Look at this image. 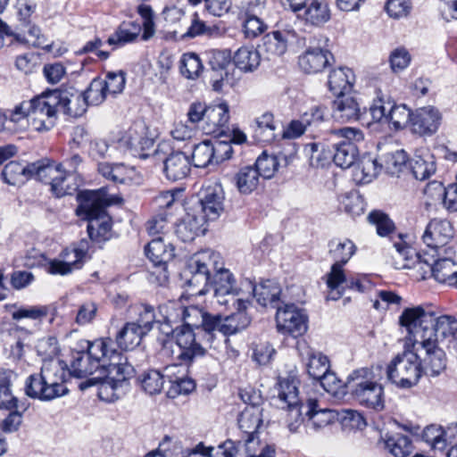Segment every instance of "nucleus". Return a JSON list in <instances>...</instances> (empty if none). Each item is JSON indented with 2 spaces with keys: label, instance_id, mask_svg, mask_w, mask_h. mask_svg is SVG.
I'll return each instance as SVG.
<instances>
[{
  "label": "nucleus",
  "instance_id": "2f4dec72",
  "mask_svg": "<svg viewBox=\"0 0 457 457\" xmlns=\"http://www.w3.org/2000/svg\"><path fill=\"white\" fill-rule=\"evenodd\" d=\"M264 1L250 2L246 9V18L244 21V32L246 37L254 38L262 35L268 26L257 16L258 11L263 8Z\"/></svg>",
  "mask_w": 457,
  "mask_h": 457
},
{
  "label": "nucleus",
  "instance_id": "7ed1b4c3",
  "mask_svg": "<svg viewBox=\"0 0 457 457\" xmlns=\"http://www.w3.org/2000/svg\"><path fill=\"white\" fill-rule=\"evenodd\" d=\"M408 335L438 344L439 337H450L457 332V320L452 315L439 314L429 308L417 306L405 309L399 318Z\"/></svg>",
  "mask_w": 457,
  "mask_h": 457
},
{
  "label": "nucleus",
  "instance_id": "0eeeda50",
  "mask_svg": "<svg viewBox=\"0 0 457 457\" xmlns=\"http://www.w3.org/2000/svg\"><path fill=\"white\" fill-rule=\"evenodd\" d=\"M394 247L395 254L393 255V259L396 270L411 269L417 265L423 269L422 265L425 264L438 282L449 286L454 282L457 271L453 270L455 263L452 259L440 258L431 264L427 260H422L413 248L403 242L401 235H399V241L394 242Z\"/></svg>",
  "mask_w": 457,
  "mask_h": 457
},
{
  "label": "nucleus",
  "instance_id": "2eb2a0df",
  "mask_svg": "<svg viewBox=\"0 0 457 457\" xmlns=\"http://www.w3.org/2000/svg\"><path fill=\"white\" fill-rule=\"evenodd\" d=\"M249 304L248 300L237 299L234 305L236 312L226 317L214 315L213 332L219 331L224 336H229L247 328L251 322V318L246 313Z\"/></svg>",
  "mask_w": 457,
  "mask_h": 457
},
{
  "label": "nucleus",
  "instance_id": "b1692460",
  "mask_svg": "<svg viewBox=\"0 0 457 457\" xmlns=\"http://www.w3.org/2000/svg\"><path fill=\"white\" fill-rule=\"evenodd\" d=\"M229 120V108L226 103L208 106L205 113V122L201 129L206 134L220 135Z\"/></svg>",
  "mask_w": 457,
  "mask_h": 457
},
{
  "label": "nucleus",
  "instance_id": "6e6552de",
  "mask_svg": "<svg viewBox=\"0 0 457 457\" xmlns=\"http://www.w3.org/2000/svg\"><path fill=\"white\" fill-rule=\"evenodd\" d=\"M420 348L407 340L404 350L395 355L386 367L387 378L397 386L410 388L416 386L421 376Z\"/></svg>",
  "mask_w": 457,
  "mask_h": 457
},
{
  "label": "nucleus",
  "instance_id": "a18cd8bd",
  "mask_svg": "<svg viewBox=\"0 0 457 457\" xmlns=\"http://www.w3.org/2000/svg\"><path fill=\"white\" fill-rule=\"evenodd\" d=\"M298 380L294 377L279 378L278 382V399L285 405L299 403Z\"/></svg>",
  "mask_w": 457,
  "mask_h": 457
},
{
  "label": "nucleus",
  "instance_id": "5fc2aeb1",
  "mask_svg": "<svg viewBox=\"0 0 457 457\" xmlns=\"http://www.w3.org/2000/svg\"><path fill=\"white\" fill-rule=\"evenodd\" d=\"M165 374L157 370L145 371L139 378L143 390L149 395H157L162 392L165 382Z\"/></svg>",
  "mask_w": 457,
  "mask_h": 457
},
{
  "label": "nucleus",
  "instance_id": "4be33fe9",
  "mask_svg": "<svg viewBox=\"0 0 457 457\" xmlns=\"http://www.w3.org/2000/svg\"><path fill=\"white\" fill-rule=\"evenodd\" d=\"M300 355L306 361V370L310 378L318 380L326 374L330 365L328 358L306 344L299 346Z\"/></svg>",
  "mask_w": 457,
  "mask_h": 457
},
{
  "label": "nucleus",
  "instance_id": "f8f14e48",
  "mask_svg": "<svg viewBox=\"0 0 457 457\" xmlns=\"http://www.w3.org/2000/svg\"><path fill=\"white\" fill-rule=\"evenodd\" d=\"M30 179L44 183H50L53 193L57 197L71 195L75 190L67 183V177L63 174L62 165H55L48 160H40L29 163Z\"/></svg>",
  "mask_w": 457,
  "mask_h": 457
},
{
  "label": "nucleus",
  "instance_id": "412c9836",
  "mask_svg": "<svg viewBox=\"0 0 457 457\" xmlns=\"http://www.w3.org/2000/svg\"><path fill=\"white\" fill-rule=\"evenodd\" d=\"M333 60L332 54L321 47H309L299 56V66L306 73H318L322 71L330 61Z\"/></svg>",
  "mask_w": 457,
  "mask_h": 457
},
{
  "label": "nucleus",
  "instance_id": "a878e982",
  "mask_svg": "<svg viewBox=\"0 0 457 457\" xmlns=\"http://www.w3.org/2000/svg\"><path fill=\"white\" fill-rule=\"evenodd\" d=\"M262 409L259 405L253 403L247 405L239 415V428L248 436L245 444L247 451L250 448V444L253 441L254 434L262 423Z\"/></svg>",
  "mask_w": 457,
  "mask_h": 457
},
{
  "label": "nucleus",
  "instance_id": "37998d69",
  "mask_svg": "<svg viewBox=\"0 0 457 457\" xmlns=\"http://www.w3.org/2000/svg\"><path fill=\"white\" fill-rule=\"evenodd\" d=\"M380 168L392 176L398 175L404 169L408 155L403 149L384 154L380 158Z\"/></svg>",
  "mask_w": 457,
  "mask_h": 457
},
{
  "label": "nucleus",
  "instance_id": "393cba45",
  "mask_svg": "<svg viewBox=\"0 0 457 457\" xmlns=\"http://www.w3.org/2000/svg\"><path fill=\"white\" fill-rule=\"evenodd\" d=\"M306 428L314 431L322 428L337 420V414L330 409H319L314 399H309L305 405Z\"/></svg>",
  "mask_w": 457,
  "mask_h": 457
},
{
  "label": "nucleus",
  "instance_id": "6e6d98bb",
  "mask_svg": "<svg viewBox=\"0 0 457 457\" xmlns=\"http://www.w3.org/2000/svg\"><path fill=\"white\" fill-rule=\"evenodd\" d=\"M343 266L340 263H334L327 275V286L331 291L328 295L329 300H337L342 295L337 289L344 283L346 285L348 278L344 273Z\"/></svg>",
  "mask_w": 457,
  "mask_h": 457
},
{
  "label": "nucleus",
  "instance_id": "473e14b6",
  "mask_svg": "<svg viewBox=\"0 0 457 457\" xmlns=\"http://www.w3.org/2000/svg\"><path fill=\"white\" fill-rule=\"evenodd\" d=\"M147 258L155 265H165L174 256V248L163 242L162 237L153 238L145 247Z\"/></svg>",
  "mask_w": 457,
  "mask_h": 457
},
{
  "label": "nucleus",
  "instance_id": "680f3d73",
  "mask_svg": "<svg viewBox=\"0 0 457 457\" xmlns=\"http://www.w3.org/2000/svg\"><path fill=\"white\" fill-rule=\"evenodd\" d=\"M86 102L88 104L98 105L102 104L109 96L104 86V79L101 78L94 79L87 89L83 93Z\"/></svg>",
  "mask_w": 457,
  "mask_h": 457
},
{
  "label": "nucleus",
  "instance_id": "c756f323",
  "mask_svg": "<svg viewBox=\"0 0 457 457\" xmlns=\"http://www.w3.org/2000/svg\"><path fill=\"white\" fill-rule=\"evenodd\" d=\"M355 77L353 71L347 67H339L329 72L328 85L329 90L337 96L345 95L352 90Z\"/></svg>",
  "mask_w": 457,
  "mask_h": 457
},
{
  "label": "nucleus",
  "instance_id": "774afa93",
  "mask_svg": "<svg viewBox=\"0 0 457 457\" xmlns=\"http://www.w3.org/2000/svg\"><path fill=\"white\" fill-rule=\"evenodd\" d=\"M305 403H295L292 405H286L287 408V425L291 432H296L301 425L306 420L303 414L305 410L303 406Z\"/></svg>",
  "mask_w": 457,
  "mask_h": 457
},
{
  "label": "nucleus",
  "instance_id": "a19ab883",
  "mask_svg": "<svg viewBox=\"0 0 457 457\" xmlns=\"http://www.w3.org/2000/svg\"><path fill=\"white\" fill-rule=\"evenodd\" d=\"M260 54L253 46H243L237 49L233 56V62L243 71H253L260 65Z\"/></svg>",
  "mask_w": 457,
  "mask_h": 457
},
{
  "label": "nucleus",
  "instance_id": "bf43d9fd",
  "mask_svg": "<svg viewBox=\"0 0 457 457\" xmlns=\"http://www.w3.org/2000/svg\"><path fill=\"white\" fill-rule=\"evenodd\" d=\"M138 318L136 321H132L136 326H138L146 334L153 328V324L161 322L159 313L156 314L153 306L149 304H140L137 307Z\"/></svg>",
  "mask_w": 457,
  "mask_h": 457
},
{
  "label": "nucleus",
  "instance_id": "1a4fd4ad",
  "mask_svg": "<svg viewBox=\"0 0 457 457\" xmlns=\"http://www.w3.org/2000/svg\"><path fill=\"white\" fill-rule=\"evenodd\" d=\"M370 375L368 369L354 370L347 378L346 387L361 405L379 411L385 406L384 389L380 384L369 379Z\"/></svg>",
  "mask_w": 457,
  "mask_h": 457
},
{
  "label": "nucleus",
  "instance_id": "864d4df0",
  "mask_svg": "<svg viewBox=\"0 0 457 457\" xmlns=\"http://www.w3.org/2000/svg\"><path fill=\"white\" fill-rule=\"evenodd\" d=\"M6 308L11 312L12 318L14 320H20L22 319L41 320L46 318L48 313L47 307L41 305L17 307L16 304H12L6 305Z\"/></svg>",
  "mask_w": 457,
  "mask_h": 457
},
{
  "label": "nucleus",
  "instance_id": "13d9d810",
  "mask_svg": "<svg viewBox=\"0 0 457 457\" xmlns=\"http://www.w3.org/2000/svg\"><path fill=\"white\" fill-rule=\"evenodd\" d=\"M422 438L435 452L442 453L446 450V443L444 441V428L440 426L429 425L426 427L422 433Z\"/></svg>",
  "mask_w": 457,
  "mask_h": 457
},
{
  "label": "nucleus",
  "instance_id": "7c9ffc66",
  "mask_svg": "<svg viewBox=\"0 0 457 457\" xmlns=\"http://www.w3.org/2000/svg\"><path fill=\"white\" fill-rule=\"evenodd\" d=\"M21 29L19 32L13 34L14 40L20 44L50 49L51 46L47 44L46 37L41 32L38 26L30 24L29 21L21 22Z\"/></svg>",
  "mask_w": 457,
  "mask_h": 457
},
{
  "label": "nucleus",
  "instance_id": "338daca9",
  "mask_svg": "<svg viewBox=\"0 0 457 457\" xmlns=\"http://www.w3.org/2000/svg\"><path fill=\"white\" fill-rule=\"evenodd\" d=\"M369 220L376 225L377 232L381 237L390 236L395 230L393 221L382 212H371L369 214Z\"/></svg>",
  "mask_w": 457,
  "mask_h": 457
},
{
  "label": "nucleus",
  "instance_id": "79ce46f5",
  "mask_svg": "<svg viewBox=\"0 0 457 457\" xmlns=\"http://www.w3.org/2000/svg\"><path fill=\"white\" fill-rule=\"evenodd\" d=\"M142 28L135 22H123L116 31L109 37L107 43L111 46H120L135 41L140 35Z\"/></svg>",
  "mask_w": 457,
  "mask_h": 457
},
{
  "label": "nucleus",
  "instance_id": "aec40b11",
  "mask_svg": "<svg viewBox=\"0 0 457 457\" xmlns=\"http://www.w3.org/2000/svg\"><path fill=\"white\" fill-rule=\"evenodd\" d=\"M453 237V228L446 220L434 219L427 226L422 236L423 242L431 249L445 246Z\"/></svg>",
  "mask_w": 457,
  "mask_h": 457
},
{
  "label": "nucleus",
  "instance_id": "f257e3e1",
  "mask_svg": "<svg viewBox=\"0 0 457 457\" xmlns=\"http://www.w3.org/2000/svg\"><path fill=\"white\" fill-rule=\"evenodd\" d=\"M169 321H182L177 331V340L167 339L162 342V353L180 364L188 365L195 359L203 357L206 349L199 339L203 332L208 340L213 332L214 315L204 312L196 306L183 307L176 303L175 310L167 316Z\"/></svg>",
  "mask_w": 457,
  "mask_h": 457
},
{
  "label": "nucleus",
  "instance_id": "4468645a",
  "mask_svg": "<svg viewBox=\"0 0 457 457\" xmlns=\"http://www.w3.org/2000/svg\"><path fill=\"white\" fill-rule=\"evenodd\" d=\"M277 328L278 332L297 337L307 331V316L295 304H284L277 309Z\"/></svg>",
  "mask_w": 457,
  "mask_h": 457
},
{
  "label": "nucleus",
  "instance_id": "6ab92c4d",
  "mask_svg": "<svg viewBox=\"0 0 457 457\" xmlns=\"http://www.w3.org/2000/svg\"><path fill=\"white\" fill-rule=\"evenodd\" d=\"M245 286L251 290L257 303L263 306H270L278 309L282 302L279 299L281 288L278 282L272 279L262 281L259 285H253L251 280H245Z\"/></svg>",
  "mask_w": 457,
  "mask_h": 457
},
{
  "label": "nucleus",
  "instance_id": "9b49d317",
  "mask_svg": "<svg viewBox=\"0 0 457 457\" xmlns=\"http://www.w3.org/2000/svg\"><path fill=\"white\" fill-rule=\"evenodd\" d=\"M30 110V123L37 131L51 129L57 118V102L54 90L35 96L28 101Z\"/></svg>",
  "mask_w": 457,
  "mask_h": 457
},
{
  "label": "nucleus",
  "instance_id": "39448f33",
  "mask_svg": "<svg viewBox=\"0 0 457 457\" xmlns=\"http://www.w3.org/2000/svg\"><path fill=\"white\" fill-rule=\"evenodd\" d=\"M68 370L60 360L46 361L40 371L29 375L25 381L26 395L42 402H49L65 395L69 390L65 386Z\"/></svg>",
  "mask_w": 457,
  "mask_h": 457
},
{
  "label": "nucleus",
  "instance_id": "a211bd4d",
  "mask_svg": "<svg viewBox=\"0 0 457 457\" xmlns=\"http://www.w3.org/2000/svg\"><path fill=\"white\" fill-rule=\"evenodd\" d=\"M196 211L210 220H216L224 211V193L220 187H207L202 192L199 201L194 204Z\"/></svg>",
  "mask_w": 457,
  "mask_h": 457
},
{
  "label": "nucleus",
  "instance_id": "9d476101",
  "mask_svg": "<svg viewBox=\"0 0 457 457\" xmlns=\"http://www.w3.org/2000/svg\"><path fill=\"white\" fill-rule=\"evenodd\" d=\"M331 137L337 140L333 143L335 164L342 169L353 166L359 154L356 145L364 139L362 131L356 128L345 127L332 130Z\"/></svg>",
  "mask_w": 457,
  "mask_h": 457
},
{
  "label": "nucleus",
  "instance_id": "f03ea898",
  "mask_svg": "<svg viewBox=\"0 0 457 457\" xmlns=\"http://www.w3.org/2000/svg\"><path fill=\"white\" fill-rule=\"evenodd\" d=\"M220 261L218 253L212 250H204L197 253L190 260L188 264L191 278L187 280L189 287H204L210 281L211 268L216 270L212 287L214 297L220 305H228L231 303L236 304L238 298L236 295L240 294L241 289L236 286V279L233 274L227 269H218L217 265ZM204 288H199L195 294H203Z\"/></svg>",
  "mask_w": 457,
  "mask_h": 457
},
{
  "label": "nucleus",
  "instance_id": "dca6fc26",
  "mask_svg": "<svg viewBox=\"0 0 457 457\" xmlns=\"http://www.w3.org/2000/svg\"><path fill=\"white\" fill-rule=\"evenodd\" d=\"M442 115L440 112L432 106L416 110L411 116V130L419 136H432L439 129Z\"/></svg>",
  "mask_w": 457,
  "mask_h": 457
},
{
  "label": "nucleus",
  "instance_id": "ea45409f",
  "mask_svg": "<svg viewBox=\"0 0 457 457\" xmlns=\"http://www.w3.org/2000/svg\"><path fill=\"white\" fill-rule=\"evenodd\" d=\"M176 303L170 302L169 303L162 304L159 306V318L161 319L160 331L165 337L163 338L159 337L158 341L162 345V342L167 339L177 340V331L180 329V327L174 328L173 325L178 323L179 321H169L167 316L169 313H172L173 310H175ZM161 353H162V347L161 348Z\"/></svg>",
  "mask_w": 457,
  "mask_h": 457
},
{
  "label": "nucleus",
  "instance_id": "c85d7f7f",
  "mask_svg": "<svg viewBox=\"0 0 457 457\" xmlns=\"http://www.w3.org/2000/svg\"><path fill=\"white\" fill-rule=\"evenodd\" d=\"M109 355L110 364L106 368V376L109 373H115V377L112 378L120 386L122 383L133 378L135 375L134 367L128 362L127 358L123 357L116 350L111 348L109 345Z\"/></svg>",
  "mask_w": 457,
  "mask_h": 457
},
{
  "label": "nucleus",
  "instance_id": "f704fd0d",
  "mask_svg": "<svg viewBox=\"0 0 457 457\" xmlns=\"http://www.w3.org/2000/svg\"><path fill=\"white\" fill-rule=\"evenodd\" d=\"M331 14L325 0H312L305 8L303 18L307 24L320 27L330 20Z\"/></svg>",
  "mask_w": 457,
  "mask_h": 457
},
{
  "label": "nucleus",
  "instance_id": "ddd939ff",
  "mask_svg": "<svg viewBox=\"0 0 457 457\" xmlns=\"http://www.w3.org/2000/svg\"><path fill=\"white\" fill-rule=\"evenodd\" d=\"M408 341L412 342L413 347L416 346L424 351L423 354H419L421 376L437 377L446 370V354L436 342L424 338L418 339L411 335H408Z\"/></svg>",
  "mask_w": 457,
  "mask_h": 457
},
{
  "label": "nucleus",
  "instance_id": "c9c22d12",
  "mask_svg": "<svg viewBox=\"0 0 457 457\" xmlns=\"http://www.w3.org/2000/svg\"><path fill=\"white\" fill-rule=\"evenodd\" d=\"M146 333L134 323L128 322L116 336V342L121 350H132L140 345Z\"/></svg>",
  "mask_w": 457,
  "mask_h": 457
},
{
  "label": "nucleus",
  "instance_id": "3c124183",
  "mask_svg": "<svg viewBox=\"0 0 457 457\" xmlns=\"http://www.w3.org/2000/svg\"><path fill=\"white\" fill-rule=\"evenodd\" d=\"M381 170L380 162L370 155L363 156L355 167V177L362 183H370Z\"/></svg>",
  "mask_w": 457,
  "mask_h": 457
},
{
  "label": "nucleus",
  "instance_id": "4c0bfd02",
  "mask_svg": "<svg viewBox=\"0 0 457 457\" xmlns=\"http://www.w3.org/2000/svg\"><path fill=\"white\" fill-rule=\"evenodd\" d=\"M254 137L262 143H271L276 138L277 126L274 116L270 112H265L254 120Z\"/></svg>",
  "mask_w": 457,
  "mask_h": 457
},
{
  "label": "nucleus",
  "instance_id": "09e8293b",
  "mask_svg": "<svg viewBox=\"0 0 457 457\" xmlns=\"http://www.w3.org/2000/svg\"><path fill=\"white\" fill-rule=\"evenodd\" d=\"M384 444L385 448L395 457H406L413 449L411 438L401 434L387 436Z\"/></svg>",
  "mask_w": 457,
  "mask_h": 457
},
{
  "label": "nucleus",
  "instance_id": "cd10ccee",
  "mask_svg": "<svg viewBox=\"0 0 457 457\" xmlns=\"http://www.w3.org/2000/svg\"><path fill=\"white\" fill-rule=\"evenodd\" d=\"M332 116L339 122L355 121L361 116V108L355 98L342 95L333 102Z\"/></svg>",
  "mask_w": 457,
  "mask_h": 457
},
{
  "label": "nucleus",
  "instance_id": "5701e85b",
  "mask_svg": "<svg viewBox=\"0 0 457 457\" xmlns=\"http://www.w3.org/2000/svg\"><path fill=\"white\" fill-rule=\"evenodd\" d=\"M191 165L190 158L185 153L173 152L163 162V172L170 180H180L189 175Z\"/></svg>",
  "mask_w": 457,
  "mask_h": 457
},
{
  "label": "nucleus",
  "instance_id": "58836bf2",
  "mask_svg": "<svg viewBox=\"0 0 457 457\" xmlns=\"http://www.w3.org/2000/svg\"><path fill=\"white\" fill-rule=\"evenodd\" d=\"M328 253L334 263L346 264L356 252V245L348 239H333L328 243Z\"/></svg>",
  "mask_w": 457,
  "mask_h": 457
},
{
  "label": "nucleus",
  "instance_id": "e2e57ef3",
  "mask_svg": "<svg viewBox=\"0 0 457 457\" xmlns=\"http://www.w3.org/2000/svg\"><path fill=\"white\" fill-rule=\"evenodd\" d=\"M278 165L279 163L277 156L269 155L265 153L260 155L253 164L256 171L259 173V176L265 179H270L274 176L275 172L278 170Z\"/></svg>",
  "mask_w": 457,
  "mask_h": 457
},
{
  "label": "nucleus",
  "instance_id": "f3484780",
  "mask_svg": "<svg viewBox=\"0 0 457 457\" xmlns=\"http://www.w3.org/2000/svg\"><path fill=\"white\" fill-rule=\"evenodd\" d=\"M58 112L71 118L82 116L87 108L83 93L74 87L55 89Z\"/></svg>",
  "mask_w": 457,
  "mask_h": 457
},
{
  "label": "nucleus",
  "instance_id": "e433bc0d",
  "mask_svg": "<svg viewBox=\"0 0 457 457\" xmlns=\"http://www.w3.org/2000/svg\"><path fill=\"white\" fill-rule=\"evenodd\" d=\"M174 362V365L167 366L164 369L165 376L170 383V386L168 391L170 397H176L179 395H187L192 392L195 386V382L185 375H182L181 377L173 376L172 370L177 368L178 364L181 365L178 361Z\"/></svg>",
  "mask_w": 457,
  "mask_h": 457
},
{
  "label": "nucleus",
  "instance_id": "72a5a7b5",
  "mask_svg": "<svg viewBox=\"0 0 457 457\" xmlns=\"http://www.w3.org/2000/svg\"><path fill=\"white\" fill-rule=\"evenodd\" d=\"M259 173L253 165H246L238 170L234 176V182L241 194L249 195L257 189L260 184Z\"/></svg>",
  "mask_w": 457,
  "mask_h": 457
},
{
  "label": "nucleus",
  "instance_id": "423d86ee",
  "mask_svg": "<svg viewBox=\"0 0 457 457\" xmlns=\"http://www.w3.org/2000/svg\"><path fill=\"white\" fill-rule=\"evenodd\" d=\"M87 351L78 352L73 357L69 373L76 378H81L98 372L99 375L89 380L90 383L80 385L84 389L95 383L93 380H100L106 377V368L110 364L109 345H112L110 338H100L93 342L86 341Z\"/></svg>",
  "mask_w": 457,
  "mask_h": 457
},
{
  "label": "nucleus",
  "instance_id": "052dcab7",
  "mask_svg": "<svg viewBox=\"0 0 457 457\" xmlns=\"http://www.w3.org/2000/svg\"><path fill=\"white\" fill-rule=\"evenodd\" d=\"M412 113L405 104L393 105L388 112L386 120L395 129H402L406 125H411Z\"/></svg>",
  "mask_w": 457,
  "mask_h": 457
},
{
  "label": "nucleus",
  "instance_id": "de8ad7c7",
  "mask_svg": "<svg viewBox=\"0 0 457 457\" xmlns=\"http://www.w3.org/2000/svg\"><path fill=\"white\" fill-rule=\"evenodd\" d=\"M411 169L416 179L425 180L436 171L434 157L428 153L424 155H415L410 162Z\"/></svg>",
  "mask_w": 457,
  "mask_h": 457
},
{
  "label": "nucleus",
  "instance_id": "603ef678",
  "mask_svg": "<svg viewBox=\"0 0 457 457\" xmlns=\"http://www.w3.org/2000/svg\"><path fill=\"white\" fill-rule=\"evenodd\" d=\"M179 70L181 75L186 79H195L202 73L204 66L196 54L186 53L180 58Z\"/></svg>",
  "mask_w": 457,
  "mask_h": 457
},
{
  "label": "nucleus",
  "instance_id": "c03bdc74",
  "mask_svg": "<svg viewBox=\"0 0 457 457\" xmlns=\"http://www.w3.org/2000/svg\"><path fill=\"white\" fill-rule=\"evenodd\" d=\"M29 172V164L24 166L18 162H10L4 166L2 176L5 183L18 186L30 179Z\"/></svg>",
  "mask_w": 457,
  "mask_h": 457
},
{
  "label": "nucleus",
  "instance_id": "69168bd1",
  "mask_svg": "<svg viewBox=\"0 0 457 457\" xmlns=\"http://www.w3.org/2000/svg\"><path fill=\"white\" fill-rule=\"evenodd\" d=\"M429 187H434L435 189L439 191V195L443 196L444 206L451 211H457V184L449 185L444 187L441 183L433 182Z\"/></svg>",
  "mask_w": 457,
  "mask_h": 457
},
{
  "label": "nucleus",
  "instance_id": "4d7b16f0",
  "mask_svg": "<svg viewBox=\"0 0 457 457\" xmlns=\"http://www.w3.org/2000/svg\"><path fill=\"white\" fill-rule=\"evenodd\" d=\"M212 142L204 140L195 145L192 152V162L197 168H205L209 164L214 162L212 152Z\"/></svg>",
  "mask_w": 457,
  "mask_h": 457
},
{
  "label": "nucleus",
  "instance_id": "bb28decb",
  "mask_svg": "<svg viewBox=\"0 0 457 457\" xmlns=\"http://www.w3.org/2000/svg\"><path fill=\"white\" fill-rule=\"evenodd\" d=\"M208 63L212 70L217 72V76L212 78L214 91H220L228 81V72L224 69L229 63L230 54L226 50L212 49L206 53Z\"/></svg>",
  "mask_w": 457,
  "mask_h": 457
},
{
  "label": "nucleus",
  "instance_id": "8fccbe9b",
  "mask_svg": "<svg viewBox=\"0 0 457 457\" xmlns=\"http://www.w3.org/2000/svg\"><path fill=\"white\" fill-rule=\"evenodd\" d=\"M261 49L268 54V58L280 56L287 49V39L279 32L266 34L262 38Z\"/></svg>",
  "mask_w": 457,
  "mask_h": 457
},
{
  "label": "nucleus",
  "instance_id": "20e7f679",
  "mask_svg": "<svg viewBox=\"0 0 457 457\" xmlns=\"http://www.w3.org/2000/svg\"><path fill=\"white\" fill-rule=\"evenodd\" d=\"M78 216L88 220L87 232L91 239L106 240L112 228L111 218L106 207L121 201L119 196L108 194L107 187L98 190H84L78 194Z\"/></svg>",
  "mask_w": 457,
  "mask_h": 457
},
{
  "label": "nucleus",
  "instance_id": "49530a36",
  "mask_svg": "<svg viewBox=\"0 0 457 457\" xmlns=\"http://www.w3.org/2000/svg\"><path fill=\"white\" fill-rule=\"evenodd\" d=\"M220 29L216 26H208L204 21L199 18L197 12H195L191 17V23L187 29L180 33L182 38H194L198 36L206 35L208 37H219L220 36Z\"/></svg>",
  "mask_w": 457,
  "mask_h": 457
},
{
  "label": "nucleus",
  "instance_id": "0e129e2a",
  "mask_svg": "<svg viewBox=\"0 0 457 457\" xmlns=\"http://www.w3.org/2000/svg\"><path fill=\"white\" fill-rule=\"evenodd\" d=\"M137 12L142 18L143 22V34L141 38L146 41L153 37L155 33L154 12L150 5L141 4L137 6Z\"/></svg>",
  "mask_w": 457,
  "mask_h": 457
}]
</instances>
